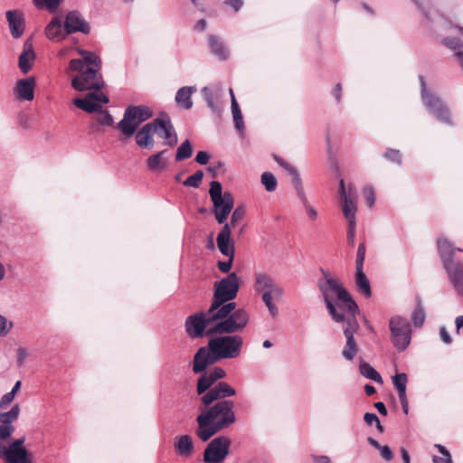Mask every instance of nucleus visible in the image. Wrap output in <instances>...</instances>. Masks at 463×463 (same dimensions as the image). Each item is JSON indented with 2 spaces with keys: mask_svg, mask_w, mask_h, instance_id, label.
Here are the masks:
<instances>
[{
  "mask_svg": "<svg viewBox=\"0 0 463 463\" xmlns=\"http://www.w3.org/2000/svg\"><path fill=\"white\" fill-rule=\"evenodd\" d=\"M359 372L366 379L372 380L378 383H383L381 374L369 363L364 360L360 361Z\"/></svg>",
  "mask_w": 463,
  "mask_h": 463,
  "instance_id": "nucleus-36",
  "label": "nucleus"
},
{
  "mask_svg": "<svg viewBox=\"0 0 463 463\" xmlns=\"http://www.w3.org/2000/svg\"><path fill=\"white\" fill-rule=\"evenodd\" d=\"M205 407L196 418L198 426L195 434L202 441L209 440L217 432L236 421L232 401L222 400Z\"/></svg>",
  "mask_w": 463,
  "mask_h": 463,
  "instance_id": "nucleus-4",
  "label": "nucleus"
},
{
  "mask_svg": "<svg viewBox=\"0 0 463 463\" xmlns=\"http://www.w3.org/2000/svg\"><path fill=\"white\" fill-rule=\"evenodd\" d=\"M35 59V53L30 40H26L24 43V51L19 56L18 66L24 74L28 73L32 69V62Z\"/></svg>",
  "mask_w": 463,
  "mask_h": 463,
  "instance_id": "nucleus-27",
  "label": "nucleus"
},
{
  "mask_svg": "<svg viewBox=\"0 0 463 463\" xmlns=\"http://www.w3.org/2000/svg\"><path fill=\"white\" fill-rule=\"evenodd\" d=\"M341 323L343 324L344 335L346 339L342 350V356L346 361H353L359 351L358 345L354 339V334L359 328V324L356 316H352Z\"/></svg>",
  "mask_w": 463,
  "mask_h": 463,
  "instance_id": "nucleus-17",
  "label": "nucleus"
},
{
  "mask_svg": "<svg viewBox=\"0 0 463 463\" xmlns=\"http://www.w3.org/2000/svg\"><path fill=\"white\" fill-rule=\"evenodd\" d=\"M225 4L230 5L231 7H232L234 9V11H239L242 5H243V1L242 0H227L225 1Z\"/></svg>",
  "mask_w": 463,
  "mask_h": 463,
  "instance_id": "nucleus-61",
  "label": "nucleus"
},
{
  "mask_svg": "<svg viewBox=\"0 0 463 463\" xmlns=\"http://www.w3.org/2000/svg\"><path fill=\"white\" fill-rule=\"evenodd\" d=\"M203 178V172L202 170L196 171L194 175L188 176L184 181V185L186 187L198 188Z\"/></svg>",
  "mask_w": 463,
  "mask_h": 463,
  "instance_id": "nucleus-46",
  "label": "nucleus"
},
{
  "mask_svg": "<svg viewBox=\"0 0 463 463\" xmlns=\"http://www.w3.org/2000/svg\"><path fill=\"white\" fill-rule=\"evenodd\" d=\"M411 319L414 326L420 327L425 321V311L420 297L416 298V307L411 313Z\"/></svg>",
  "mask_w": 463,
  "mask_h": 463,
  "instance_id": "nucleus-38",
  "label": "nucleus"
},
{
  "mask_svg": "<svg viewBox=\"0 0 463 463\" xmlns=\"http://www.w3.org/2000/svg\"><path fill=\"white\" fill-rule=\"evenodd\" d=\"M458 35L448 36L442 43L454 52V58L463 72V27H457Z\"/></svg>",
  "mask_w": 463,
  "mask_h": 463,
  "instance_id": "nucleus-23",
  "label": "nucleus"
},
{
  "mask_svg": "<svg viewBox=\"0 0 463 463\" xmlns=\"http://www.w3.org/2000/svg\"><path fill=\"white\" fill-rule=\"evenodd\" d=\"M276 162L282 166L292 176V183L296 190L302 187L301 179L296 167L279 156H275Z\"/></svg>",
  "mask_w": 463,
  "mask_h": 463,
  "instance_id": "nucleus-37",
  "label": "nucleus"
},
{
  "mask_svg": "<svg viewBox=\"0 0 463 463\" xmlns=\"http://www.w3.org/2000/svg\"><path fill=\"white\" fill-rule=\"evenodd\" d=\"M109 102V96L103 92H89L85 98H76L73 99V104L88 113L98 112L97 121L100 125L112 126L113 118L107 110H103L101 103L107 104Z\"/></svg>",
  "mask_w": 463,
  "mask_h": 463,
  "instance_id": "nucleus-10",
  "label": "nucleus"
},
{
  "mask_svg": "<svg viewBox=\"0 0 463 463\" xmlns=\"http://www.w3.org/2000/svg\"><path fill=\"white\" fill-rule=\"evenodd\" d=\"M225 375L226 373L222 367H215L198 378L196 391L199 395H202L201 401L204 406H209L219 400H226V398L236 394L235 389L226 382H219L214 385L217 380L222 379Z\"/></svg>",
  "mask_w": 463,
  "mask_h": 463,
  "instance_id": "nucleus-6",
  "label": "nucleus"
},
{
  "mask_svg": "<svg viewBox=\"0 0 463 463\" xmlns=\"http://www.w3.org/2000/svg\"><path fill=\"white\" fill-rule=\"evenodd\" d=\"M355 226L356 223H348L347 241L348 244L352 247L354 245Z\"/></svg>",
  "mask_w": 463,
  "mask_h": 463,
  "instance_id": "nucleus-54",
  "label": "nucleus"
},
{
  "mask_svg": "<svg viewBox=\"0 0 463 463\" xmlns=\"http://www.w3.org/2000/svg\"><path fill=\"white\" fill-rule=\"evenodd\" d=\"M231 439L226 436H219L212 439L203 452L205 463H222L229 455Z\"/></svg>",
  "mask_w": 463,
  "mask_h": 463,
  "instance_id": "nucleus-16",
  "label": "nucleus"
},
{
  "mask_svg": "<svg viewBox=\"0 0 463 463\" xmlns=\"http://www.w3.org/2000/svg\"><path fill=\"white\" fill-rule=\"evenodd\" d=\"M97 69H84L83 61L72 59L69 62L67 72H77L71 80V87L78 91L90 90L101 92L104 86L103 78Z\"/></svg>",
  "mask_w": 463,
  "mask_h": 463,
  "instance_id": "nucleus-7",
  "label": "nucleus"
},
{
  "mask_svg": "<svg viewBox=\"0 0 463 463\" xmlns=\"http://www.w3.org/2000/svg\"><path fill=\"white\" fill-rule=\"evenodd\" d=\"M435 448L438 449L442 457L434 456L432 458L433 463H453L449 451L444 446L436 444Z\"/></svg>",
  "mask_w": 463,
  "mask_h": 463,
  "instance_id": "nucleus-47",
  "label": "nucleus"
},
{
  "mask_svg": "<svg viewBox=\"0 0 463 463\" xmlns=\"http://www.w3.org/2000/svg\"><path fill=\"white\" fill-rule=\"evenodd\" d=\"M392 383L398 392L399 396L406 394V386L408 382L407 374L404 373H396L392 377Z\"/></svg>",
  "mask_w": 463,
  "mask_h": 463,
  "instance_id": "nucleus-40",
  "label": "nucleus"
},
{
  "mask_svg": "<svg viewBox=\"0 0 463 463\" xmlns=\"http://www.w3.org/2000/svg\"><path fill=\"white\" fill-rule=\"evenodd\" d=\"M14 326L13 322L8 321L5 317L0 315V336H5Z\"/></svg>",
  "mask_w": 463,
  "mask_h": 463,
  "instance_id": "nucleus-49",
  "label": "nucleus"
},
{
  "mask_svg": "<svg viewBox=\"0 0 463 463\" xmlns=\"http://www.w3.org/2000/svg\"><path fill=\"white\" fill-rule=\"evenodd\" d=\"M313 459L316 463H330V459L326 456H313Z\"/></svg>",
  "mask_w": 463,
  "mask_h": 463,
  "instance_id": "nucleus-64",
  "label": "nucleus"
},
{
  "mask_svg": "<svg viewBox=\"0 0 463 463\" xmlns=\"http://www.w3.org/2000/svg\"><path fill=\"white\" fill-rule=\"evenodd\" d=\"M363 195L369 208H372L375 203L374 190L372 186H366L363 190Z\"/></svg>",
  "mask_w": 463,
  "mask_h": 463,
  "instance_id": "nucleus-50",
  "label": "nucleus"
},
{
  "mask_svg": "<svg viewBox=\"0 0 463 463\" xmlns=\"http://www.w3.org/2000/svg\"><path fill=\"white\" fill-rule=\"evenodd\" d=\"M204 100L208 106V108L214 113V114H220L222 109L221 108L215 103L213 99V93L211 90L208 87H203L202 90Z\"/></svg>",
  "mask_w": 463,
  "mask_h": 463,
  "instance_id": "nucleus-44",
  "label": "nucleus"
},
{
  "mask_svg": "<svg viewBox=\"0 0 463 463\" xmlns=\"http://www.w3.org/2000/svg\"><path fill=\"white\" fill-rule=\"evenodd\" d=\"M244 215V209L242 207H237L232 213L230 227L234 226L238 222H240Z\"/></svg>",
  "mask_w": 463,
  "mask_h": 463,
  "instance_id": "nucleus-52",
  "label": "nucleus"
},
{
  "mask_svg": "<svg viewBox=\"0 0 463 463\" xmlns=\"http://www.w3.org/2000/svg\"><path fill=\"white\" fill-rule=\"evenodd\" d=\"M153 117L152 109L145 105L128 106L123 118L118 123V129L126 137H131L138 126Z\"/></svg>",
  "mask_w": 463,
  "mask_h": 463,
  "instance_id": "nucleus-12",
  "label": "nucleus"
},
{
  "mask_svg": "<svg viewBox=\"0 0 463 463\" xmlns=\"http://www.w3.org/2000/svg\"><path fill=\"white\" fill-rule=\"evenodd\" d=\"M156 132L154 121L144 125L136 134L137 145L142 148H152L155 144L153 135Z\"/></svg>",
  "mask_w": 463,
  "mask_h": 463,
  "instance_id": "nucleus-24",
  "label": "nucleus"
},
{
  "mask_svg": "<svg viewBox=\"0 0 463 463\" xmlns=\"http://www.w3.org/2000/svg\"><path fill=\"white\" fill-rule=\"evenodd\" d=\"M193 148L188 139L184 141L176 150L175 160L182 161L192 156Z\"/></svg>",
  "mask_w": 463,
  "mask_h": 463,
  "instance_id": "nucleus-42",
  "label": "nucleus"
},
{
  "mask_svg": "<svg viewBox=\"0 0 463 463\" xmlns=\"http://www.w3.org/2000/svg\"><path fill=\"white\" fill-rule=\"evenodd\" d=\"M240 288L239 279L236 273H230L214 285L213 298L210 305L213 311L221 310V316L232 321L234 326L241 332L244 330L250 321L249 313L243 308H236V298Z\"/></svg>",
  "mask_w": 463,
  "mask_h": 463,
  "instance_id": "nucleus-1",
  "label": "nucleus"
},
{
  "mask_svg": "<svg viewBox=\"0 0 463 463\" xmlns=\"http://www.w3.org/2000/svg\"><path fill=\"white\" fill-rule=\"evenodd\" d=\"M168 150L164 149L156 154L150 156L146 159V167L152 172H161L165 170L168 165V160L166 154Z\"/></svg>",
  "mask_w": 463,
  "mask_h": 463,
  "instance_id": "nucleus-31",
  "label": "nucleus"
},
{
  "mask_svg": "<svg viewBox=\"0 0 463 463\" xmlns=\"http://www.w3.org/2000/svg\"><path fill=\"white\" fill-rule=\"evenodd\" d=\"M384 157L387 160L397 163L398 165L402 164V156L399 150L389 148L384 153Z\"/></svg>",
  "mask_w": 463,
  "mask_h": 463,
  "instance_id": "nucleus-51",
  "label": "nucleus"
},
{
  "mask_svg": "<svg viewBox=\"0 0 463 463\" xmlns=\"http://www.w3.org/2000/svg\"><path fill=\"white\" fill-rule=\"evenodd\" d=\"M64 29L69 34L78 32L88 34L90 27L80 12L71 11L65 16Z\"/></svg>",
  "mask_w": 463,
  "mask_h": 463,
  "instance_id": "nucleus-21",
  "label": "nucleus"
},
{
  "mask_svg": "<svg viewBox=\"0 0 463 463\" xmlns=\"http://www.w3.org/2000/svg\"><path fill=\"white\" fill-rule=\"evenodd\" d=\"M45 34L48 39L60 42L66 37L69 33H66L64 29V24L62 25L60 19L54 17L52 21L47 24L45 28Z\"/></svg>",
  "mask_w": 463,
  "mask_h": 463,
  "instance_id": "nucleus-29",
  "label": "nucleus"
},
{
  "mask_svg": "<svg viewBox=\"0 0 463 463\" xmlns=\"http://www.w3.org/2000/svg\"><path fill=\"white\" fill-rule=\"evenodd\" d=\"M322 273L324 279L317 282V287L333 320L345 322V319L356 316L359 308L350 293L328 271Z\"/></svg>",
  "mask_w": 463,
  "mask_h": 463,
  "instance_id": "nucleus-3",
  "label": "nucleus"
},
{
  "mask_svg": "<svg viewBox=\"0 0 463 463\" xmlns=\"http://www.w3.org/2000/svg\"><path fill=\"white\" fill-rule=\"evenodd\" d=\"M27 355H28V354H27V351L25 348L19 347L17 349V366L18 367H21L24 364V361H25Z\"/></svg>",
  "mask_w": 463,
  "mask_h": 463,
  "instance_id": "nucleus-57",
  "label": "nucleus"
},
{
  "mask_svg": "<svg viewBox=\"0 0 463 463\" xmlns=\"http://www.w3.org/2000/svg\"><path fill=\"white\" fill-rule=\"evenodd\" d=\"M340 196L342 198V211L345 218L348 223H356V194L353 192L352 187L349 186L348 191L345 190V182L342 179L340 181L339 187Z\"/></svg>",
  "mask_w": 463,
  "mask_h": 463,
  "instance_id": "nucleus-18",
  "label": "nucleus"
},
{
  "mask_svg": "<svg viewBox=\"0 0 463 463\" xmlns=\"http://www.w3.org/2000/svg\"><path fill=\"white\" fill-rule=\"evenodd\" d=\"M176 453L183 457H189L194 452V442L189 435H182L174 444Z\"/></svg>",
  "mask_w": 463,
  "mask_h": 463,
  "instance_id": "nucleus-32",
  "label": "nucleus"
},
{
  "mask_svg": "<svg viewBox=\"0 0 463 463\" xmlns=\"http://www.w3.org/2000/svg\"><path fill=\"white\" fill-rule=\"evenodd\" d=\"M439 335H440V339L442 340L443 343H445L446 345L451 344L452 338L449 335V334L448 333L445 326H441L439 328Z\"/></svg>",
  "mask_w": 463,
  "mask_h": 463,
  "instance_id": "nucleus-58",
  "label": "nucleus"
},
{
  "mask_svg": "<svg viewBox=\"0 0 463 463\" xmlns=\"http://www.w3.org/2000/svg\"><path fill=\"white\" fill-rule=\"evenodd\" d=\"M382 458L386 461H391L393 458V454L389 446H382L380 449Z\"/></svg>",
  "mask_w": 463,
  "mask_h": 463,
  "instance_id": "nucleus-55",
  "label": "nucleus"
},
{
  "mask_svg": "<svg viewBox=\"0 0 463 463\" xmlns=\"http://www.w3.org/2000/svg\"><path fill=\"white\" fill-rule=\"evenodd\" d=\"M444 268L457 292L463 295V265L458 262L449 264V262L446 260Z\"/></svg>",
  "mask_w": 463,
  "mask_h": 463,
  "instance_id": "nucleus-25",
  "label": "nucleus"
},
{
  "mask_svg": "<svg viewBox=\"0 0 463 463\" xmlns=\"http://www.w3.org/2000/svg\"><path fill=\"white\" fill-rule=\"evenodd\" d=\"M223 311L214 310L212 307L206 311L197 312L189 316L185 320V330L192 338H200L203 335L241 333L232 321L225 319L221 315Z\"/></svg>",
  "mask_w": 463,
  "mask_h": 463,
  "instance_id": "nucleus-5",
  "label": "nucleus"
},
{
  "mask_svg": "<svg viewBox=\"0 0 463 463\" xmlns=\"http://www.w3.org/2000/svg\"><path fill=\"white\" fill-rule=\"evenodd\" d=\"M35 80L33 77L19 80L14 87L18 99L31 101L34 98Z\"/></svg>",
  "mask_w": 463,
  "mask_h": 463,
  "instance_id": "nucleus-26",
  "label": "nucleus"
},
{
  "mask_svg": "<svg viewBox=\"0 0 463 463\" xmlns=\"http://www.w3.org/2000/svg\"><path fill=\"white\" fill-rule=\"evenodd\" d=\"M438 248L439 256L442 260L443 266L445 267V261L448 260L449 264L454 261V253L456 250L461 251V249H454L451 243L446 239H439Z\"/></svg>",
  "mask_w": 463,
  "mask_h": 463,
  "instance_id": "nucleus-33",
  "label": "nucleus"
},
{
  "mask_svg": "<svg viewBox=\"0 0 463 463\" xmlns=\"http://www.w3.org/2000/svg\"><path fill=\"white\" fill-rule=\"evenodd\" d=\"M229 92H230V95H231L232 114V118H233L235 128L238 131L242 132L244 130V128H245V125H244V122H243V118H242V114H241V109H240L239 104H238V102L236 100V98L234 96L232 89H230Z\"/></svg>",
  "mask_w": 463,
  "mask_h": 463,
  "instance_id": "nucleus-35",
  "label": "nucleus"
},
{
  "mask_svg": "<svg viewBox=\"0 0 463 463\" xmlns=\"http://www.w3.org/2000/svg\"><path fill=\"white\" fill-rule=\"evenodd\" d=\"M374 407L377 409L380 414L386 416L387 409L383 402H377L374 403Z\"/></svg>",
  "mask_w": 463,
  "mask_h": 463,
  "instance_id": "nucleus-63",
  "label": "nucleus"
},
{
  "mask_svg": "<svg viewBox=\"0 0 463 463\" xmlns=\"http://www.w3.org/2000/svg\"><path fill=\"white\" fill-rule=\"evenodd\" d=\"M429 0H412V2L418 6V8L421 11L422 14L425 16V18L429 21H430V17L429 16V14L427 10L424 7V3L428 2Z\"/></svg>",
  "mask_w": 463,
  "mask_h": 463,
  "instance_id": "nucleus-60",
  "label": "nucleus"
},
{
  "mask_svg": "<svg viewBox=\"0 0 463 463\" xmlns=\"http://www.w3.org/2000/svg\"><path fill=\"white\" fill-rule=\"evenodd\" d=\"M355 284L358 291L365 298L372 296L370 281L364 272V269H355Z\"/></svg>",
  "mask_w": 463,
  "mask_h": 463,
  "instance_id": "nucleus-34",
  "label": "nucleus"
},
{
  "mask_svg": "<svg viewBox=\"0 0 463 463\" xmlns=\"http://www.w3.org/2000/svg\"><path fill=\"white\" fill-rule=\"evenodd\" d=\"M20 411L19 404H14L8 411L0 412V459L3 463H33L25 447V437L13 439L15 431L14 422Z\"/></svg>",
  "mask_w": 463,
  "mask_h": 463,
  "instance_id": "nucleus-2",
  "label": "nucleus"
},
{
  "mask_svg": "<svg viewBox=\"0 0 463 463\" xmlns=\"http://www.w3.org/2000/svg\"><path fill=\"white\" fill-rule=\"evenodd\" d=\"M297 191V194L298 195V197L300 198L304 207H305V210H306V213L307 215V217L311 220V221H316L317 218V210L308 203L306 195H305V193H304V189H303V186L298 188Z\"/></svg>",
  "mask_w": 463,
  "mask_h": 463,
  "instance_id": "nucleus-41",
  "label": "nucleus"
},
{
  "mask_svg": "<svg viewBox=\"0 0 463 463\" xmlns=\"http://www.w3.org/2000/svg\"><path fill=\"white\" fill-rule=\"evenodd\" d=\"M399 399H400L403 412L405 414H408L409 413V403H408L406 394L403 396H399Z\"/></svg>",
  "mask_w": 463,
  "mask_h": 463,
  "instance_id": "nucleus-62",
  "label": "nucleus"
},
{
  "mask_svg": "<svg viewBox=\"0 0 463 463\" xmlns=\"http://www.w3.org/2000/svg\"><path fill=\"white\" fill-rule=\"evenodd\" d=\"M14 397L15 395L13 394L11 392L4 394L0 399V410L5 409L8 405H10L14 401Z\"/></svg>",
  "mask_w": 463,
  "mask_h": 463,
  "instance_id": "nucleus-53",
  "label": "nucleus"
},
{
  "mask_svg": "<svg viewBox=\"0 0 463 463\" xmlns=\"http://www.w3.org/2000/svg\"><path fill=\"white\" fill-rule=\"evenodd\" d=\"M364 420L367 425L372 426L379 420V418L375 413L366 412L364 416Z\"/></svg>",
  "mask_w": 463,
  "mask_h": 463,
  "instance_id": "nucleus-59",
  "label": "nucleus"
},
{
  "mask_svg": "<svg viewBox=\"0 0 463 463\" xmlns=\"http://www.w3.org/2000/svg\"><path fill=\"white\" fill-rule=\"evenodd\" d=\"M366 248L364 242L360 243L357 249L356 260H355V269H364V262L365 259Z\"/></svg>",
  "mask_w": 463,
  "mask_h": 463,
  "instance_id": "nucleus-48",
  "label": "nucleus"
},
{
  "mask_svg": "<svg viewBox=\"0 0 463 463\" xmlns=\"http://www.w3.org/2000/svg\"><path fill=\"white\" fill-rule=\"evenodd\" d=\"M208 44L211 52L220 61H225L230 56V52L224 43L216 35L208 36Z\"/></svg>",
  "mask_w": 463,
  "mask_h": 463,
  "instance_id": "nucleus-30",
  "label": "nucleus"
},
{
  "mask_svg": "<svg viewBox=\"0 0 463 463\" xmlns=\"http://www.w3.org/2000/svg\"><path fill=\"white\" fill-rule=\"evenodd\" d=\"M196 90L195 86H184L180 88L175 98L177 106L184 109H191L194 104L192 95L195 93Z\"/></svg>",
  "mask_w": 463,
  "mask_h": 463,
  "instance_id": "nucleus-28",
  "label": "nucleus"
},
{
  "mask_svg": "<svg viewBox=\"0 0 463 463\" xmlns=\"http://www.w3.org/2000/svg\"><path fill=\"white\" fill-rule=\"evenodd\" d=\"M64 0H33V4L39 10H47L53 14L57 12Z\"/></svg>",
  "mask_w": 463,
  "mask_h": 463,
  "instance_id": "nucleus-39",
  "label": "nucleus"
},
{
  "mask_svg": "<svg viewBox=\"0 0 463 463\" xmlns=\"http://www.w3.org/2000/svg\"><path fill=\"white\" fill-rule=\"evenodd\" d=\"M421 87V98L424 106L439 121L451 125L449 111L443 101L437 96L428 92L426 81L422 75L420 76Z\"/></svg>",
  "mask_w": 463,
  "mask_h": 463,
  "instance_id": "nucleus-13",
  "label": "nucleus"
},
{
  "mask_svg": "<svg viewBox=\"0 0 463 463\" xmlns=\"http://www.w3.org/2000/svg\"><path fill=\"white\" fill-rule=\"evenodd\" d=\"M253 288L255 293L261 295V299L269 315L276 317L279 314V308L273 300L279 299L282 297L283 288L275 282L269 274L263 271L254 273Z\"/></svg>",
  "mask_w": 463,
  "mask_h": 463,
  "instance_id": "nucleus-8",
  "label": "nucleus"
},
{
  "mask_svg": "<svg viewBox=\"0 0 463 463\" xmlns=\"http://www.w3.org/2000/svg\"><path fill=\"white\" fill-rule=\"evenodd\" d=\"M209 194L213 203L212 213L219 224H225L229 214L233 209V196L231 193H222V186L218 181L210 183Z\"/></svg>",
  "mask_w": 463,
  "mask_h": 463,
  "instance_id": "nucleus-11",
  "label": "nucleus"
},
{
  "mask_svg": "<svg viewBox=\"0 0 463 463\" xmlns=\"http://www.w3.org/2000/svg\"><path fill=\"white\" fill-rule=\"evenodd\" d=\"M210 159V155L206 151H199L195 156V162L200 165L208 164Z\"/></svg>",
  "mask_w": 463,
  "mask_h": 463,
  "instance_id": "nucleus-56",
  "label": "nucleus"
},
{
  "mask_svg": "<svg viewBox=\"0 0 463 463\" xmlns=\"http://www.w3.org/2000/svg\"><path fill=\"white\" fill-rule=\"evenodd\" d=\"M209 340L210 347L221 360L237 358L241 352L243 338L237 333L213 335Z\"/></svg>",
  "mask_w": 463,
  "mask_h": 463,
  "instance_id": "nucleus-9",
  "label": "nucleus"
},
{
  "mask_svg": "<svg viewBox=\"0 0 463 463\" xmlns=\"http://www.w3.org/2000/svg\"><path fill=\"white\" fill-rule=\"evenodd\" d=\"M219 361L220 359L212 351L208 343L206 346L200 347L195 353L193 361V372L194 373H204L208 366Z\"/></svg>",
  "mask_w": 463,
  "mask_h": 463,
  "instance_id": "nucleus-19",
  "label": "nucleus"
},
{
  "mask_svg": "<svg viewBox=\"0 0 463 463\" xmlns=\"http://www.w3.org/2000/svg\"><path fill=\"white\" fill-rule=\"evenodd\" d=\"M261 184L265 186V189L268 192L275 191L278 185L275 175L269 172H264L261 175Z\"/></svg>",
  "mask_w": 463,
  "mask_h": 463,
  "instance_id": "nucleus-45",
  "label": "nucleus"
},
{
  "mask_svg": "<svg viewBox=\"0 0 463 463\" xmlns=\"http://www.w3.org/2000/svg\"><path fill=\"white\" fill-rule=\"evenodd\" d=\"M11 35L14 39L20 38L25 29V18L24 13L19 9L8 10L5 13Z\"/></svg>",
  "mask_w": 463,
  "mask_h": 463,
  "instance_id": "nucleus-22",
  "label": "nucleus"
},
{
  "mask_svg": "<svg viewBox=\"0 0 463 463\" xmlns=\"http://www.w3.org/2000/svg\"><path fill=\"white\" fill-rule=\"evenodd\" d=\"M80 60L83 61L84 69H101L100 58L91 52H89L88 54Z\"/></svg>",
  "mask_w": 463,
  "mask_h": 463,
  "instance_id": "nucleus-43",
  "label": "nucleus"
},
{
  "mask_svg": "<svg viewBox=\"0 0 463 463\" xmlns=\"http://www.w3.org/2000/svg\"><path fill=\"white\" fill-rule=\"evenodd\" d=\"M217 247L220 252L228 257L226 261H218L217 267L222 273H229L232 269L234 260L235 247L234 242L231 238L230 224L225 223L220 230L216 238Z\"/></svg>",
  "mask_w": 463,
  "mask_h": 463,
  "instance_id": "nucleus-14",
  "label": "nucleus"
},
{
  "mask_svg": "<svg viewBox=\"0 0 463 463\" xmlns=\"http://www.w3.org/2000/svg\"><path fill=\"white\" fill-rule=\"evenodd\" d=\"M156 128V134L165 139L164 145L175 146L177 142V135L171 119L166 114H163L162 118H157L153 120Z\"/></svg>",
  "mask_w": 463,
  "mask_h": 463,
  "instance_id": "nucleus-20",
  "label": "nucleus"
},
{
  "mask_svg": "<svg viewBox=\"0 0 463 463\" xmlns=\"http://www.w3.org/2000/svg\"><path fill=\"white\" fill-rule=\"evenodd\" d=\"M392 342L399 350H405L411 343V326L405 317H392L389 323Z\"/></svg>",
  "mask_w": 463,
  "mask_h": 463,
  "instance_id": "nucleus-15",
  "label": "nucleus"
}]
</instances>
